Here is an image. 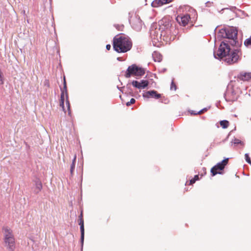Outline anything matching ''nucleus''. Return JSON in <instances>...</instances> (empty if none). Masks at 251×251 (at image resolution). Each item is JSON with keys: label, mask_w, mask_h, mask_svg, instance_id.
Returning a JSON list of instances; mask_svg holds the SVG:
<instances>
[{"label": "nucleus", "mask_w": 251, "mask_h": 251, "mask_svg": "<svg viewBox=\"0 0 251 251\" xmlns=\"http://www.w3.org/2000/svg\"><path fill=\"white\" fill-rule=\"evenodd\" d=\"M214 56L218 59L225 57V61L228 64L236 63L239 59L238 51L234 50L230 52L229 45L224 41L221 43L216 54H214Z\"/></svg>", "instance_id": "1"}, {"label": "nucleus", "mask_w": 251, "mask_h": 251, "mask_svg": "<svg viewBox=\"0 0 251 251\" xmlns=\"http://www.w3.org/2000/svg\"><path fill=\"white\" fill-rule=\"evenodd\" d=\"M159 29L160 31L161 37L166 41H170L174 39V36L172 35L171 28L172 26V18L169 16L164 17L159 21Z\"/></svg>", "instance_id": "2"}, {"label": "nucleus", "mask_w": 251, "mask_h": 251, "mask_svg": "<svg viewBox=\"0 0 251 251\" xmlns=\"http://www.w3.org/2000/svg\"><path fill=\"white\" fill-rule=\"evenodd\" d=\"M114 50L119 53H124L129 50L132 47V42L125 36H116L113 40Z\"/></svg>", "instance_id": "3"}, {"label": "nucleus", "mask_w": 251, "mask_h": 251, "mask_svg": "<svg viewBox=\"0 0 251 251\" xmlns=\"http://www.w3.org/2000/svg\"><path fill=\"white\" fill-rule=\"evenodd\" d=\"M2 231L4 247L9 251H14L15 249V239L12 230L7 226H4L2 227Z\"/></svg>", "instance_id": "4"}, {"label": "nucleus", "mask_w": 251, "mask_h": 251, "mask_svg": "<svg viewBox=\"0 0 251 251\" xmlns=\"http://www.w3.org/2000/svg\"><path fill=\"white\" fill-rule=\"evenodd\" d=\"M61 96L59 102V105L62 108V110L66 113L68 112L70 114V104L68 100V94L67 92V83L65 77L64 76L63 87L61 88Z\"/></svg>", "instance_id": "5"}, {"label": "nucleus", "mask_w": 251, "mask_h": 251, "mask_svg": "<svg viewBox=\"0 0 251 251\" xmlns=\"http://www.w3.org/2000/svg\"><path fill=\"white\" fill-rule=\"evenodd\" d=\"M238 83V82L235 81H231L228 85L225 94V98L227 101L233 102L237 100L239 92Z\"/></svg>", "instance_id": "6"}, {"label": "nucleus", "mask_w": 251, "mask_h": 251, "mask_svg": "<svg viewBox=\"0 0 251 251\" xmlns=\"http://www.w3.org/2000/svg\"><path fill=\"white\" fill-rule=\"evenodd\" d=\"M220 33L222 34L223 37L231 39L230 44L231 45L234 46L236 45L238 33L236 28L231 26L226 29H222L220 30Z\"/></svg>", "instance_id": "7"}, {"label": "nucleus", "mask_w": 251, "mask_h": 251, "mask_svg": "<svg viewBox=\"0 0 251 251\" xmlns=\"http://www.w3.org/2000/svg\"><path fill=\"white\" fill-rule=\"evenodd\" d=\"M145 73V71L143 68L139 67L136 65H132L128 67L125 76L126 78H129L131 75L140 76L144 75Z\"/></svg>", "instance_id": "8"}, {"label": "nucleus", "mask_w": 251, "mask_h": 251, "mask_svg": "<svg viewBox=\"0 0 251 251\" xmlns=\"http://www.w3.org/2000/svg\"><path fill=\"white\" fill-rule=\"evenodd\" d=\"M228 160V158H225L221 162L218 163L213 167L210 171L212 176H213L217 174H222V172L221 171L224 169L225 166L227 164Z\"/></svg>", "instance_id": "9"}, {"label": "nucleus", "mask_w": 251, "mask_h": 251, "mask_svg": "<svg viewBox=\"0 0 251 251\" xmlns=\"http://www.w3.org/2000/svg\"><path fill=\"white\" fill-rule=\"evenodd\" d=\"M190 19V17L189 14H181L178 15L176 18V21L179 25L182 26H186Z\"/></svg>", "instance_id": "10"}, {"label": "nucleus", "mask_w": 251, "mask_h": 251, "mask_svg": "<svg viewBox=\"0 0 251 251\" xmlns=\"http://www.w3.org/2000/svg\"><path fill=\"white\" fill-rule=\"evenodd\" d=\"M149 81L147 80L142 79L140 81H138L137 80H133L132 82V85L139 89H144L147 87L149 85Z\"/></svg>", "instance_id": "11"}, {"label": "nucleus", "mask_w": 251, "mask_h": 251, "mask_svg": "<svg viewBox=\"0 0 251 251\" xmlns=\"http://www.w3.org/2000/svg\"><path fill=\"white\" fill-rule=\"evenodd\" d=\"M79 218V225L80 226V231H81V243L82 247L83 246L84 240V221L83 218L82 212H81L80 215L78 217Z\"/></svg>", "instance_id": "12"}, {"label": "nucleus", "mask_w": 251, "mask_h": 251, "mask_svg": "<svg viewBox=\"0 0 251 251\" xmlns=\"http://www.w3.org/2000/svg\"><path fill=\"white\" fill-rule=\"evenodd\" d=\"M143 97L146 98H153L155 99H159L161 98V94L157 93L155 90L147 91L143 95Z\"/></svg>", "instance_id": "13"}, {"label": "nucleus", "mask_w": 251, "mask_h": 251, "mask_svg": "<svg viewBox=\"0 0 251 251\" xmlns=\"http://www.w3.org/2000/svg\"><path fill=\"white\" fill-rule=\"evenodd\" d=\"M173 0H154L151 5L154 7H158L164 4L169 3L173 1Z\"/></svg>", "instance_id": "14"}, {"label": "nucleus", "mask_w": 251, "mask_h": 251, "mask_svg": "<svg viewBox=\"0 0 251 251\" xmlns=\"http://www.w3.org/2000/svg\"><path fill=\"white\" fill-rule=\"evenodd\" d=\"M238 78L243 81H249L251 80V73H245L244 74H241L239 76Z\"/></svg>", "instance_id": "15"}, {"label": "nucleus", "mask_w": 251, "mask_h": 251, "mask_svg": "<svg viewBox=\"0 0 251 251\" xmlns=\"http://www.w3.org/2000/svg\"><path fill=\"white\" fill-rule=\"evenodd\" d=\"M220 125L223 128H226L229 126V123L227 120H223L220 122Z\"/></svg>", "instance_id": "16"}, {"label": "nucleus", "mask_w": 251, "mask_h": 251, "mask_svg": "<svg viewBox=\"0 0 251 251\" xmlns=\"http://www.w3.org/2000/svg\"><path fill=\"white\" fill-rule=\"evenodd\" d=\"M152 55L155 61L160 62L162 60V56L157 52H154Z\"/></svg>", "instance_id": "17"}, {"label": "nucleus", "mask_w": 251, "mask_h": 251, "mask_svg": "<svg viewBox=\"0 0 251 251\" xmlns=\"http://www.w3.org/2000/svg\"><path fill=\"white\" fill-rule=\"evenodd\" d=\"M232 142L234 145L240 144L242 146H244V143L243 142H242V141H241L240 140L237 139V138H234V139H233Z\"/></svg>", "instance_id": "18"}, {"label": "nucleus", "mask_w": 251, "mask_h": 251, "mask_svg": "<svg viewBox=\"0 0 251 251\" xmlns=\"http://www.w3.org/2000/svg\"><path fill=\"white\" fill-rule=\"evenodd\" d=\"M76 155H75L74 157V158L73 160V162L71 165L70 172H71V174L72 175H73V171L75 168V161H76Z\"/></svg>", "instance_id": "19"}, {"label": "nucleus", "mask_w": 251, "mask_h": 251, "mask_svg": "<svg viewBox=\"0 0 251 251\" xmlns=\"http://www.w3.org/2000/svg\"><path fill=\"white\" fill-rule=\"evenodd\" d=\"M207 110H208L207 108H204L203 109H202L201 110L199 111L197 113H195L194 111H192L191 112V114H194V115H197V114H200H200H201L203 113L204 112L207 111Z\"/></svg>", "instance_id": "20"}, {"label": "nucleus", "mask_w": 251, "mask_h": 251, "mask_svg": "<svg viewBox=\"0 0 251 251\" xmlns=\"http://www.w3.org/2000/svg\"><path fill=\"white\" fill-rule=\"evenodd\" d=\"M199 177L198 175L195 176L194 177L190 180V184L192 185L194 183L196 180H199Z\"/></svg>", "instance_id": "21"}, {"label": "nucleus", "mask_w": 251, "mask_h": 251, "mask_svg": "<svg viewBox=\"0 0 251 251\" xmlns=\"http://www.w3.org/2000/svg\"><path fill=\"white\" fill-rule=\"evenodd\" d=\"M244 44L246 46L251 45V36L245 41Z\"/></svg>", "instance_id": "22"}, {"label": "nucleus", "mask_w": 251, "mask_h": 251, "mask_svg": "<svg viewBox=\"0 0 251 251\" xmlns=\"http://www.w3.org/2000/svg\"><path fill=\"white\" fill-rule=\"evenodd\" d=\"M135 102V100L133 98L130 99L129 101H128L126 103V105L127 106H130L131 104H134Z\"/></svg>", "instance_id": "23"}, {"label": "nucleus", "mask_w": 251, "mask_h": 251, "mask_svg": "<svg viewBox=\"0 0 251 251\" xmlns=\"http://www.w3.org/2000/svg\"><path fill=\"white\" fill-rule=\"evenodd\" d=\"M245 159H246V161L249 163L250 164V165H251V158L249 155V154L248 153H246L245 154Z\"/></svg>", "instance_id": "24"}, {"label": "nucleus", "mask_w": 251, "mask_h": 251, "mask_svg": "<svg viewBox=\"0 0 251 251\" xmlns=\"http://www.w3.org/2000/svg\"><path fill=\"white\" fill-rule=\"evenodd\" d=\"M36 188L38 189V191H41L42 188V184L41 182H38L36 183Z\"/></svg>", "instance_id": "25"}, {"label": "nucleus", "mask_w": 251, "mask_h": 251, "mask_svg": "<svg viewBox=\"0 0 251 251\" xmlns=\"http://www.w3.org/2000/svg\"><path fill=\"white\" fill-rule=\"evenodd\" d=\"M171 89L174 90H176V86L173 81H172V82L171 83Z\"/></svg>", "instance_id": "26"}, {"label": "nucleus", "mask_w": 251, "mask_h": 251, "mask_svg": "<svg viewBox=\"0 0 251 251\" xmlns=\"http://www.w3.org/2000/svg\"><path fill=\"white\" fill-rule=\"evenodd\" d=\"M0 84L1 85L3 84V80L1 73L0 74Z\"/></svg>", "instance_id": "27"}, {"label": "nucleus", "mask_w": 251, "mask_h": 251, "mask_svg": "<svg viewBox=\"0 0 251 251\" xmlns=\"http://www.w3.org/2000/svg\"><path fill=\"white\" fill-rule=\"evenodd\" d=\"M106 49H107V50H110V49H111V45H109V44H108V45H107L106 46Z\"/></svg>", "instance_id": "28"}]
</instances>
